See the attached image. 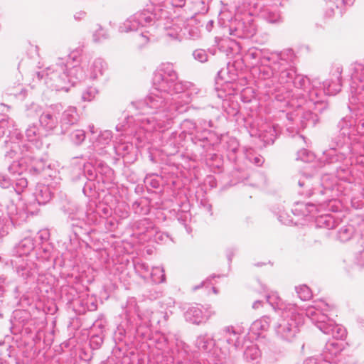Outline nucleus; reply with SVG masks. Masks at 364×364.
Segmentation results:
<instances>
[{"instance_id":"obj_1","label":"nucleus","mask_w":364,"mask_h":364,"mask_svg":"<svg viewBox=\"0 0 364 364\" xmlns=\"http://www.w3.org/2000/svg\"><path fill=\"white\" fill-rule=\"evenodd\" d=\"M169 12L159 7H154L153 9H144L135 13L128 18L119 26V31L127 33L138 30L140 27H149L157 24L159 26L161 21L168 19Z\"/></svg>"},{"instance_id":"obj_6","label":"nucleus","mask_w":364,"mask_h":364,"mask_svg":"<svg viewBox=\"0 0 364 364\" xmlns=\"http://www.w3.org/2000/svg\"><path fill=\"white\" fill-rule=\"evenodd\" d=\"M80 60V55L78 51L71 52L65 58H59L57 65L60 67L65 66L66 68H76Z\"/></svg>"},{"instance_id":"obj_10","label":"nucleus","mask_w":364,"mask_h":364,"mask_svg":"<svg viewBox=\"0 0 364 364\" xmlns=\"http://www.w3.org/2000/svg\"><path fill=\"white\" fill-rule=\"evenodd\" d=\"M193 55L196 60L201 63L205 62L208 60V55L206 52L203 49L196 50L193 52Z\"/></svg>"},{"instance_id":"obj_3","label":"nucleus","mask_w":364,"mask_h":364,"mask_svg":"<svg viewBox=\"0 0 364 364\" xmlns=\"http://www.w3.org/2000/svg\"><path fill=\"white\" fill-rule=\"evenodd\" d=\"M296 57L291 49H287L280 53H273L269 56H264L261 58V65L271 68L273 65L280 67L289 66V68H294L291 63H294Z\"/></svg>"},{"instance_id":"obj_2","label":"nucleus","mask_w":364,"mask_h":364,"mask_svg":"<svg viewBox=\"0 0 364 364\" xmlns=\"http://www.w3.org/2000/svg\"><path fill=\"white\" fill-rule=\"evenodd\" d=\"M254 15L256 14H249L247 11L237 12L236 16L230 21L228 25L230 35L240 38L252 37L257 31Z\"/></svg>"},{"instance_id":"obj_13","label":"nucleus","mask_w":364,"mask_h":364,"mask_svg":"<svg viewBox=\"0 0 364 364\" xmlns=\"http://www.w3.org/2000/svg\"><path fill=\"white\" fill-rule=\"evenodd\" d=\"M186 0H171V3L174 7L181 8L185 6Z\"/></svg>"},{"instance_id":"obj_5","label":"nucleus","mask_w":364,"mask_h":364,"mask_svg":"<svg viewBox=\"0 0 364 364\" xmlns=\"http://www.w3.org/2000/svg\"><path fill=\"white\" fill-rule=\"evenodd\" d=\"M232 4L236 12L247 11L249 14L257 13V0H233Z\"/></svg>"},{"instance_id":"obj_12","label":"nucleus","mask_w":364,"mask_h":364,"mask_svg":"<svg viewBox=\"0 0 364 364\" xmlns=\"http://www.w3.org/2000/svg\"><path fill=\"white\" fill-rule=\"evenodd\" d=\"M107 65L105 60L100 57L96 58L92 63V68H103V67Z\"/></svg>"},{"instance_id":"obj_21","label":"nucleus","mask_w":364,"mask_h":364,"mask_svg":"<svg viewBox=\"0 0 364 364\" xmlns=\"http://www.w3.org/2000/svg\"><path fill=\"white\" fill-rule=\"evenodd\" d=\"M154 272H162V270L160 268H159V267L154 268Z\"/></svg>"},{"instance_id":"obj_11","label":"nucleus","mask_w":364,"mask_h":364,"mask_svg":"<svg viewBox=\"0 0 364 364\" xmlns=\"http://www.w3.org/2000/svg\"><path fill=\"white\" fill-rule=\"evenodd\" d=\"M166 36L171 40H178L181 41V37L179 35V31L178 29L173 28L168 29L166 31Z\"/></svg>"},{"instance_id":"obj_17","label":"nucleus","mask_w":364,"mask_h":364,"mask_svg":"<svg viewBox=\"0 0 364 364\" xmlns=\"http://www.w3.org/2000/svg\"><path fill=\"white\" fill-rule=\"evenodd\" d=\"M213 21L210 20L209 21L207 24H206V29L208 31H210L213 28Z\"/></svg>"},{"instance_id":"obj_20","label":"nucleus","mask_w":364,"mask_h":364,"mask_svg":"<svg viewBox=\"0 0 364 364\" xmlns=\"http://www.w3.org/2000/svg\"><path fill=\"white\" fill-rule=\"evenodd\" d=\"M162 65H167V66H171V67H173L175 65L173 63H170V62H168L166 63H163Z\"/></svg>"},{"instance_id":"obj_9","label":"nucleus","mask_w":364,"mask_h":364,"mask_svg":"<svg viewBox=\"0 0 364 364\" xmlns=\"http://www.w3.org/2000/svg\"><path fill=\"white\" fill-rule=\"evenodd\" d=\"M186 31L187 32V35L189 38L196 39L200 37V29L197 26H193L188 25L186 28Z\"/></svg>"},{"instance_id":"obj_15","label":"nucleus","mask_w":364,"mask_h":364,"mask_svg":"<svg viewBox=\"0 0 364 364\" xmlns=\"http://www.w3.org/2000/svg\"><path fill=\"white\" fill-rule=\"evenodd\" d=\"M260 55V51H250L249 53L247 55V58H256L259 57Z\"/></svg>"},{"instance_id":"obj_16","label":"nucleus","mask_w":364,"mask_h":364,"mask_svg":"<svg viewBox=\"0 0 364 364\" xmlns=\"http://www.w3.org/2000/svg\"><path fill=\"white\" fill-rule=\"evenodd\" d=\"M165 0H150L151 4L154 6V7H159L162 8V4L164 2Z\"/></svg>"},{"instance_id":"obj_14","label":"nucleus","mask_w":364,"mask_h":364,"mask_svg":"<svg viewBox=\"0 0 364 364\" xmlns=\"http://www.w3.org/2000/svg\"><path fill=\"white\" fill-rule=\"evenodd\" d=\"M85 16H86V12H85L83 11H80L75 14L74 18L76 21H80V20L84 19L85 18Z\"/></svg>"},{"instance_id":"obj_19","label":"nucleus","mask_w":364,"mask_h":364,"mask_svg":"<svg viewBox=\"0 0 364 364\" xmlns=\"http://www.w3.org/2000/svg\"><path fill=\"white\" fill-rule=\"evenodd\" d=\"M140 37L144 40V42H147L149 41V38L143 33L140 35Z\"/></svg>"},{"instance_id":"obj_7","label":"nucleus","mask_w":364,"mask_h":364,"mask_svg":"<svg viewBox=\"0 0 364 364\" xmlns=\"http://www.w3.org/2000/svg\"><path fill=\"white\" fill-rule=\"evenodd\" d=\"M338 6L335 4V3L332 1H326V8L324 11V18H330L333 16L335 13V8Z\"/></svg>"},{"instance_id":"obj_18","label":"nucleus","mask_w":364,"mask_h":364,"mask_svg":"<svg viewBox=\"0 0 364 364\" xmlns=\"http://www.w3.org/2000/svg\"><path fill=\"white\" fill-rule=\"evenodd\" d=\"M343 3L346 6H351L353 5L355 0H342Z\"/></svg>"},{"instance_id":"obj_4","label":"nucleus","mask_w":364,"mask_h":364,"mask_svg":"<svg viewBox=\"0 0 364 364\" xmlns=\"http://www.w3.org/2000/svg\"><path fill=\"white\" fill-rule=\"evenodd\" d=\"M256 14L269 23H279L282 21V17L277 6L265 5L259 10L257 8Z\"/></svg>"},{"instance_id":"obj_8","label":"nucleus","mask_w":364,"mask_h":364,"mask_svg":"<svg viewBox=\"0 0 364 364\" xmlns=\"http://www.w3.org/2000/svg\"><path fill=\"white\" fill-rule=\"evenodd\" d=\"M108 38L107 31L101 26H98V28L93 33V40L95 42H99L103 39Z\"/></svg>"}]
</instances>
